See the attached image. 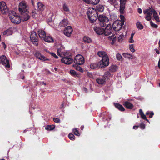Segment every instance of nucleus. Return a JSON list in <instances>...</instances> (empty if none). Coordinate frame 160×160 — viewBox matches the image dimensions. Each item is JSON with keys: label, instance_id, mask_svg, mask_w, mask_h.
<instances>
[{"label": "nucleus", "instance_id": "obj_1", "mask_svg": "<svg viewBox=\"0 0 160 160\" xmlns=\"http://www.w3.org/2000/svg\"><path fill=\"white\" fill-rule=\"evenodd\" d=\"M61 62L65 64H70L73 61L77 65L83 64L85 62L83 56L80 54L77 55L74 58V60L67 56L62 58L61 60Z\"/></svg>", "mask_w": 160, "mask_h": 160}, {"label": "nucleus", "instance_id": "obj_2", "mask_svg": "<svg viewBox=\"0 0 160 160\" xmlns=\"http://www.w3.org/2000/svg\"><path fill=\"white\" fill-rule=\"evenodd\" d=\"M89 19L91 23H93L98 19V14L95 9L92 8L89 9L87 12Z\"/></svg>", "mask_w": 160, "mask_h": 160}, {"label": "nucleus", "instance_id": "obj_3", "mask_svg": "<svg viewBox=\"0 0 160 160\" xmlns=\"http://www.w3.org/2000/svg\"><path fill=\"white\" fill-rule=\"evenodd\" d=\"M98 55L99 57H102V59L100 61L104 63L103 65L105 66H108L109 64V59L106 52L103 51H98Z\"/></svg>", "mask_w": 160, "mask_h": 160}, {"label": "nucleus", "instance_id": "obj_4", "mask_svg": "<svg viewBox=\"0 0 160 160\" xmlns=\"http://www.w3.org/2000/svg\"><path fill=\"white\" fill-rule=\"evenodd\" d=\"M9 17L12 22L13 23L18 24L21 22L20 18L13 11L9 12Z\"/></svg>", "mask_w": 160, "mask_h": 160}, {"label": "nucleus", "instance_id": "obj_5", "mask_svg": "<svg viewBox=\"0 0 160 160\" xmlns=\"http://www.w3.org/2000/svg\"><path fill=\"white\" fill-rule=\"evenodd\" d=\"M100 21L99 25L101 27H104L106 25V23L108 22L109 19L108 18L104 15H100L98 18Z\"/></svg>", "mask_w": 160, "mask_h": 160}, {"label": "nucleus", "instance_id": "obj_6", "mask_svg": "<svg viewBox=\"0 0 160 160\" xmlns=\"http://www.w3.org/2000/svg\"><path fill=\"white\" fill-rule=\"evenodd\" d=\"M30 39L31 42L33 44L38 46V38L36 33L35 32H32L30 35Z\"/></svg>", "mask_w": 160, "mask_h": 160}, {"label": "nucleus", "instance_id": "obj_7", "mask_svg": "<svg viewBox=\"0 0 160 160\" xmlns=\"http://www.w3.org/2000/svg\"><path fill=\"white\" fill-rule=\"evenodd\" d=\"M0 63H2L6 68L10 67L9 60H7L6 56L4 55L0 56Z\"/></svg>", "mask_w": 160, "mask_h": 160}, {"label": "nucleus", "instance_id": "obj_8", "mask_svg": "<svg viewBox=\"0 0 160 160\" xmlns=\"http://www.w3.org/2000/svg\"><path fill=\"white\" fill-rule=\"evenodd\" d=\"M104 64L101 61H100L98 62L91 64L90 66V68L93 69L102 68L107 66L103 65Z\"/></svg>", "mask_w": 160, "mask_h": 160}, {"label": "nucleus", "instance_id": "obj_9", "mask_svg": "<svg viewBox=\"0 0 160 160\" xmlns=\"http://www.w3.org/2000/svg\"><path fill=\"white\" fill-rule=\"evenodd\" d=\"M0 9L2 13L3 14H7L8 12V9L6 4L3 1L0 2Z\"/></svg>", "mask_w": 160, "mask_h": 160}, {"label": "nucleus", "instance_id": "obj_10", "mask_svg": "<svg viewBox=\"0 0 160 160\" xmlns=\"http://www.w3.org/2000/svg\"><path fill=\"white\" fill-rule=\"evenodd\" d=\"M123 24V22H120L118 21H116L113 24L112 27L113 29L115 31H118L121 29Z\"/></svg>", "mask_w": 160, "mask_h": 160}, {"label": "nucleus", "instance_id": "obj_11", "mask_svg": "<svg viewBox=\"0 0 160 160\" xmlns=\"http://www.w3.org/2000/svg\"><path fill=\"white\" fill-rule=\"evenodd\" d=\"M20 19L22 21H26L30 18V16L28 14L29 12L28 11L20 12Z\"/></svg>", "mask_w": 160, "mask_h": 160}, {"label": "nucleus", "instance_id": "obj_12", "mask_svg": "<svg viewBox=\"0 0 160 160\" xmlns=\"http://www.w3.org/2000/svg\"><path fill=\"white\" fill-rule=\"evenodd\" d=\"M19 11L20 12L28 11L27 9V6L24 1H22L20 3L19 5Z\"/></svg>", "mask_w": 160, "mask_h": 160}, {"label": "nucleus", "instance_id": "obj_13", "mask_svg": "<svg viewBox=\"0 0 160 160\" xmlns=\"http://www.w3.org/2000/svg\"><path fill=\"white\" fill-rule=\"evenodd\" d=\"M112 31L111 24H109L104 29L103 34L105 36H108L112 33Z\"/></svg>", "mask_w": 160, "mask_h": 160}, {"label": "nucleus", "instance_id": "obj_14", "mask_svg": "<svg viewBox=\"0 0 160 160\" xmlns=\"http://www.w3.org/2000/svg\"><path fill=\"white\" fill-rule=\"evenodd\" d=\"M128 0H120V12L121 14H123L124 12L125 5Z\"/></svg>", "mask_w": 160, "mask_h": 160}, {"label": "nucleus", "instance_id": "obj_15", "mask_svg": "<svg viewBox=\"0 0 160 160\" xmlns=\"http://www.w3.org/2000/svg\"><path fill=\"white\" fill-rule=\"evenodd\" d=\"M93 30L98 35H102L104 33V28L99 27H94L93 28Z\"/></svg>", "mask_w": 160, "mask_h": 160}, {"label": "nucleus", "instance_id": "obj_16", "mask_svg": "<svg viewBox=\"0 0 160 160\" xmlns=\"http://www.w3.org/2000/svg\"><path fill=\"white\" fill-rule=\"evenodd\" d=\"M35 56L41 60L42 61H49V59L42 55L40 52H36L35 54Z\"/></svg>", "mask_w": 160, "mask_h": 160}, {"label": "nucleus", "instance_id": "obj_17", "mask_svg": "<svg viewBox=\"0 0 160 160\" xmlns=\"http://www.w3.org/2000/svg\"><path fill=\"white\" fill-rule=\"evenodd\" d=\"M72 28L71 26H68L66 28L64 31V34L67 36L69 37L72 32Z\"/></svg>", "mask_w": 160, "mask_h": 160}, {"label": "nucleus", "instance_id": "obj_18", "mask_svg": "<svg viewBox=\"0 0 160 160\" xmlns=\"http://www.w3.org/2000/svg\"><path fill=\"white\" fill-rule=\"evenodd\" d=\"M106 80L102 76V77H99L97 78L96 80L97 82L100 85L104 84L106 82Z\"/></svg>", "mask_w": 160, "mask_h": 160}, {"label": "nucleus", "instance_id": "obj_19", "mask_svg": "<svg viewBox=\"0 0 160 160\" xmlns=\"http://www.w3.org/2000/svg\"><path fill=\"white\" fill-rule=\"evenodd\" d=\"M38 32L40 38L43 40L46 36L45 32L42 30L40 29L38 30Z\"/></svg>", "mask_w": 160, "mask_h": 160}, {"label": "nucleus", "instance_id": "obj_20", "mask_svg": "<svg viewBox=\"0 0 160 160\" xmlns=\"http://www.w3.org/2000/svg\"><path fill=\"white\" fill-rule=\"evenodd\" d=\"M123 105L128 109H132L133 107V105L128 101L125 102Z\"/></svg>", "mask_w": 160, "mask_h": 160}, {"label": "nucleus", "instance_id": "obj_21", "mask_svg": "<svg viewBox=\"0 0 160 160\" xmlns=\"http://www.w3.org/2000/svg\"><path fill=\"white\" fill-rule=\"evenodd\" d=\"M95 10L97 12V13H98V12H102L104 10V7L102 5H99L97 6L96 9H95Z\"/></svg>", "mask_w": 160, "mask_h": 160}, {"label": "nucleus", "instance_id": "obj_22", "mask_svg": "<svg viewBox=\"0 0 160 160\" xmlns=\"http://www.w3.org/2000/svg\"><path fill=\"white\" fill-rule=\"evenodd\" d=\"M154 10H155L152 9L151 8H149V9L144 11L143 13L145 14H148L151 16L152 14H153Z\"/></svg>", "mask_w": 160, "mask_h": 160}, {"label": "nucleus", "instance_id": "obj_23", "mask_svg": "<svg viewBox=\"0 0 160 160\" xmlns=\"http://www.w3.org/2000/svg\"><path fill=\"white\" fill-rule=\"evenodd\" d=\"M115 107L118 109L119 110L123 112L125 110L124 108L122 105L119 104V103H115L114 104Z\"/></svg>", "mask_w": 160, "mask_h": 160}, {"label": "nucleus", "instance_id": "obj_24", "mask_svg": "<svg viewBox=\"0 0 160 160\" xmlns=\"http://www.w3.org/2000/svg\"><path fill=\"white\" fill-rule=\"evenodd\" d=\"M139 112L141 117L144 120H146L148 122H149L148 119L147 118V117H146V115L144 114L143 111H142V110L141 109H139Z\"/></svg>", "mask_w": 160, "mask_h": 160}, {"label": "nucleus", "instance_id": "obj_25", "mask_svg": "<svg viewBox=\"0 0 160 160\" xmlns=\"http://www.w3.org/2000/svg\"><path fill=\"white\" fill-rule=\"evenodd\" d=\"M43 40H44L45 42H51L53 41V40L52 38L50 36L46 37V36Z\"/></svg>", "mask_w": 160, "mask_h": 160}, {"label": "nucleus", "instance_id": "obj_26", "mask_svg": "<svg viewBox=\"0 0 160 160\" xmlns=\"http://www.w3.org/2000/svg\"><path fill=\"white\" fill-rule=\"evenodd\" d=\"M153 12V17L154 18L157 22H159L160 20L158 15L157 12L155 10H154Z\"/></svg>", "mask_w": 160, "mask_h": 160}, {"label": "nucleus", "instance_id": "obj_27", "mask_svg": "<svg viewBox=\"0 0 160 160\" xmlns=\"http://www.w3.org/2000/svg\"><path fill=\"white\" fill-rule=\"evenodd\" d=\"M111 75L110 73L108 71H107L104 73L102 77H104L106 80H108L109 79Z\"/></svg>", "mask_w": 160, "mask_h": 160}, {"label": "nucleus", "instance_id": "obj_28", "mask_svg": "<svg viewBox=\"0 0 160 160\" xmlns=\"http://www.w3.org/2000/svg\"><path fill=\"white\" fill-rule=\"evenodd\" d=\"M70 73L71 75L74 77H79V74L73 70H71L70 71Z\"/></svg>", "mask_w": 160, "mask_h": 160}, {"label": "nucleus", "instance_id": "obj_29", "mask_svg": "<svg viewBox=\"0 0 160 160\" xmlns=\"http://www.w3.org/2000/svg\"><path fill=\"white\" fill-rule=\"evenodd\" d=\"M100 0H88V3L89 4L96 5L98 3Z\"/></svg>", "mask_w": 160, "mask_h": 160}, {"label": "nucleus", "instance_id": "obj_30", "mask_svg": "<svg viewBox=\"0 0 160 160\" xmlns=\"http://www.w3.org/2000/svg\"><path fill=\"white\" fill-rule=\"evenodd\" d=\"M123 56L125 58H127L129 59H132L133 58V56L132 54H130L128 53H123L122 54Z\"/></svg>", "mask_w": 160, "mask_h": 160}, {"label": "nucleus", "instance_id": "obj_31", "mask_svg": "<svg viewBox=\"0 0 160 160\" xmlns=\"http://www.w3.org/2000/svg\"><path fill=\"white\" fill-rule=\"evenodd\" d=\"M68 24V22L66 20L63 19L61 21L59 24L60 26L62 27H65Z\"/></svg>", "mask_w": 160, "mask_h": 160}, {"label": "nucleus", "instance_id": "obj_32", "mask_svg": "<svg viewBox=\"0 0 160 160\" xmlns=\"http://www.w3.org/2000/svg\"><path fill=\"white\" fill-rule=\"evenodd\" d=\"M83 40L84 42L90 43L92 42L91 38L88 37L84 36L83 38Z\"/></svg>", "mask_w": 160, "mask_h": 160}, {"label": "nucleus", "instance_id": "obj_33", "mask_svg": "<svg viewBox=\"0 0 160 160\" xmlns=\"http://www.w3.org/2000/svg\"><path fill=\"white\" fill-rule=\"evenodd\" d=\"M55 128V126L53 125H47L45 127V129L48 130H52Z\"/></svg>", "mask_w": 160, "mask_h": 160}, {"label": "nucleus", "instance_id": "obj_34", "mask_svg": "<svg viewBox=\"0 0 160 160\" xmlns=\"http://www.w3.org/2000/svg\"><path fill=\"white\" fill-rule=\"evenodd\" d=\"M62 8L64 11L68 12L69 11L68 6L66 3H64L63 4Z\"/></svg>", "mask_w": 160, "mask_h": 160}, {"label": "nucleus", "instance_id": "obj_35", "mask_svg": "<svg viewBox=\"0 0 160 160\" xmlns=\"http://www.w3.org/2000/svg\"><path fill=\"white\" fill-rule=\"evenodd\" d=\"M117 70V66L116 65L111 66L109 69V71L112 72H115Z\"/></svg>", "mask_w": 160, "mask_h": 160}, {"label": "nucleus", "instance_id": "obj_36", "mask_svg": "<svg viewBox=\"0 0 160 160\" xmlns=\"http://www.w3.org/2000/svg\"><path fill=\"white\" fill-rule=\"evenodd\" d=\"M12 34V32L11 30L9 29H8L6 30L5 31L3 32V35H9Z\"/></svg>", "mask_w": 160, "mask_h": 160}, {"label": "nucleus", "instance_id": "obj_37", "mask_svg": "<svg viewBox=\"0 0 160 160\" xmlns=\"http://www.w3.org/2000/svg\"><path fill=\"white\" fill-rule=\"evenodd\" d=\"M72 132L73 133L77 136H79L80 135L79 131L76 128L73 129L72 130Z\"/></svg>", "mask_w": 160, "mask_h": 160}, {"label": "nucleus", "instance_id": "obj_38", "mask_svg": "<svg viewBox=\"0 0 160 160\" xmlns=\"http://www.w3.org/2000/svg\"><path fill=\"white\" fill-rule=\"evenodd\" d=\"M136 26L137 27L140 29H142L143 28V25L141 24L140 22H138L136 23Z\"/></svg>", "mask_w": 160, "mask_h": 160}, {"label": "nucleus", "instance_id": "obj_39", "mask_svg": "<svg viewBox=\"0 0 160 160\" xmlns=\"http://www.w3.org/2000/svg\"><path fill=\"white\" fill-rule=\"evenodd\" d=\"M134 33H132L131 34L130 39L129 40V42L130 43H133L134 42V40H133V37L134 35Z\"/></svg>", "mask_w": 160, "mask_h": 160}, {"label": "nucleus", "instance_id": "obj_40", "mask_svg": "<svg viewBox=\"0 0 160 160\" xmlns=\"http://www.w3.org/2000/svg\"><path fill=\"white\" fill-rule=\"evenodd\" d=\"M146 114L147 115H149V118H152L154 115V112L152 111L150 112L148 111L146 112Z\"/></svg>", "mask_w": 160, "mask_h": 160}, {"label": "nucleus", "instance_id": "obj_41", "mask_svg": "<svg viewBox=\"0 0 160 160\" xmlns=\"http://www.w3.org/2000/svg\"><path fill=\"white\" fill-rule=\"evenodd\" d=\"M38 8L40 10H43L44 5L42 3L38 2Z\"/></svg>", "mask_w": 160, "mask_h": 160}, {"label": "nucleus", "instance_id": "obj_42", "mask_svg": "<svg viewBox=\"0 0 160 160\" xmlns=\"http://www.w3.org/2000/svg\"><path fill=\"white\" fill-rule=\"evenodd\" d=\"M68 137L72 140H73L75 139V136L72 133H69L68 135Z\"/></svg>", "mask_w": 160, "mask_h": 160}, {"label": "nucleus", "instance_id": "obj_43", "mask_svg": "<svg viewBox=\"0 0 160 160\" xmlns=\"http://www.w3.org/2000/svg\"><path fill=\"white\" fill-rule=\"evenodd\" d=\"M78 65H77V66H76L75 68L78 71H79L81 72H83V70L81 68V67Z\"/></svg>", "mask_w": 160, "mask_h": 160}, {"label": "nucleus", "instance_id": "obj_44", "mask_svg": "<svg viewBox=\"0 0 160 160\" xmlns=\"http://www.w3.org/2000/svg\"><path fill=\"white\" fill-rule=\"evenodd\" d=\"M133 46L134 45L133 44H132L129 45V48L130 50L132 52H133L135 51V50Z\"/></svg>", "mask_w": 160, "mask_h": 160}, {"label": "nucleus", "instance_id": "obj_45", "mask_svg": "<svg viewBox=\"0 0 160 160\" xmlns=\"http://www.w3.org/2000/svg\"><path fill=\"white\" fill-rule=\"evenodd\" d=\"M150 25L152 27L155 28H157L158 27V25L154 23L152 21L150 22Z\"/></svg>", "mask_w": 160, "mask_h": 160}, {"label": "nucleus", "instance_id": "obj_46", "mask_svg": "<svg viewBox=\"0 0 160 160\" xmlns=\"http://www.w3.org/2000/svg\"><path fill=\"white\" fill-rule=\"evenodd\" d=\"M145 18L148 21H150L152 19L151 16L147 14V16L145 17Z\"/></svg>", "mask_w": 160, "mask_h": 160}, {"label": "nucleus", "instance_id": "obj_47", "mask_svg": "<svg viewBox=\"0 0 160 160\" xmlns=\"http://www.w3.org/2000/svg\"><path fill=\"white\" fill-rule=\"evenodd\" d=\"M117 58L119 60H121L122 59V56L119 53H118L116 55Z\"/></svg>", "mask_w": 160, "mask_h": 160}, {"label": "nucleus", "instance_id": "obj_48", "mask_svg": "<svg viewBox=\"0 0 160 160\" xmlns=\"http://www.w3.org/2000/svg\"><path fill=\"white\" fill-rule=\"evenodd\" d=\"M63 48V47L62 46H61V48H60L58 49L57 54L58 55V56L60 55V52H62L61 49H62Z\"/></svg>", "mask_w": 160, "mask_h": 160}, {"label": "nucleus", "instance_id": "obj_49", "mask_svg": "<svg viewBox=\"0 0 160 160\" xmlns=\"http://www.w3.org/2000/svg\"><path fill=\"white\" fill-rule=\"evenodd\" d=\"M140 127L142 129H144L145 128V125L143 123H142L140 124Z\"/></svg>", "mask_w": 160, "mask_h": 160}, {"label": "nucleus", "instance_id": "obj_50", "mask_svg": "<svg viewBox=\"0 0 160 160\" xmlns=\"http://www.w3.org/2000/svg\"><path fill=\"white\" fill-rule=\"evenodd\" d=\"M53 120L54 122L56 123H59L60 122V120L59 119L55 118H54L53 119Z\"/></svg>", "mask_w": 160, "mask_h": 160}, {"label": "nucleus", "instance_id": "obj_51", "mask_svg": "<svg viewBox=\"0 0 160 160\" xmlns=\"http://www.w3.org/2000/svg\"><path fill=\"white\" fill-rule=\"evenodd\" d=\"M65 107V104L64 102H63L60 107V109H61L64 108Z\"/></svg>", "mask_w": 160, "mask_h": 160}, {"label": "nucleus", "instance_id": "obj_52", "mask_svg": "<svg viewBox=\"0 0 160 160\" xmlns=\"http://www.w3.org/2000/svg\"><path fill=\"white\" fill-rule=\"evenodd\" d=\"M50 54L52 56H53V57L56 58V59H58V57L56 55L55 53L54 52H50Z\"/></svg>", "mask_w": 160, "mask_h": 160}, {"label": "nucleus", "instance_id": "obj_53", "mask_svg": "<svg viewBox=\"0 0 160 160\" xmlns=\"http://www.w3.org/2000/svg\"><path fill=\"white\" fill-rule=\"evenodd\" d=\"M116 36H114L112 38V44H113L116 42Z\"/></svg>", "mask_w": 160, "mask_h": 160}, {"label": "nucleus", "instance_id": "obj_54", "mask_svg": "<svg viewBox=\"0 0 160 160\" xmlns=\"http://www.w3.org/2000/svg\"><path fill=\"white\" fill-rule=\"evenodd\" d=\"M114 35H113V34L111 36L108 37V39L110 41H111L112 40L113 38L114 37Z\"/></svg>", "mask_w": 160, "mask_h": 160}, {"label": "nucleus", "instance_id": "obj_55", "mask_svg": "<svg viewBox=\"0 0 160 160\" xmlns=\"http://www.w3.org/2000/svg\"><path fill=\"white\" fill-rule=\"evenodd\" d=\"M37 13L36 12L34 11H33L32 12V16L33 17L35 16V14H36Z\"/></svg>", "mask_w": 160, "mask_h": 160}, {"label": "nucleus", "instance_id": "obj_56", "mask_svg": "<svg viewBox=\"0 0 160 160\" xmlns=\"http://www.w3.org/2000/svg\"><path fill=\"white\" fill-rule=\"evenodd\" d=\"M138 12L139 13H141L142 12L141 9L139 8H138Z\"/></svg>", "mask_w": 160, "mask_h": 160}, {"label": "nucleus", "instance_id": "obj_57", "mask_svg": "<svg viewBox=\"0 0 160 160\" xmlns=\"http://www.w3.org/2000/svg\"><path fill=\"white\" fill-rule=\"evenodd\" d=\"M138 127H139L138 126L135 125V126H133V129H137L138 128Z\"/></svg>", "mask_w": 160, "mask_h": 160}, {"label": "nucleus", "instance_id": "obj_58", "mask_svg": "<svg viewBox=\"0 0 160 160\" xmlns=\"http://www.w3.org/2000/svg\"><path fill=\"white\" fill-rule=\"evenodd\" d=\"M120 18L122 21L123 20V21L124 22V17L123 15H121Z\"/></svg>", "mask_w": 160, "mask_h": 160}, {"label": "nucleus", "instance_id": "obj_59", "mask_svg": "<svg viewBox=\"0 0 160 160\" xmlns=\"http://www.w3.org/2000/svg\"><path fill=\"white\" fill-rule=\"evenodd\" d=\"M2 44L3 45V47L4 49H5V48H6V46L5 43L4 42H2Z\"/></svg>", "mask_w": 160, "mask_h": 160}, {"label": "nucleus", "instance_id": "obj_60", "mask_svg": "<svg viewBox=\"0 0 160 160\" xmlns=\"http://www.w3.org/2000/svg\"><path fill=\"white\" fill-rule=\"evenodd\" d=\"M155 50L156 51V52L158 54H160V51H159V50L157 48H156L155 49Z\"/></svg>", "mask_w": 160, "mask_h": 160}, {"label": "nucleus", "instance_id": "obj_61", "mask_svg": "<svg viewBox=\"0 0 160 160\" xmlns=\"http://www.w3.org/2000/svg\"><path fill=\"white\" fill-rule=\"evenodd\" d=\"M84 2L88 3V0H82Z\"/></svg>", "mask_w": 160, "mask_h": 160}, {"label": "nucleus", "instance_id": "obj_62", "mask_svg": "<svg viewBox=\"0 0 160 160\" xmlns=\"http://www.w3.org/2000/svg\"><path fill=\"white\" fill-rule=\"evenodd\" d=\"M84 128V126H81V129L82 130L83 128Z\"/></svg>", "mask_w": 160, "mask_h": 160}, {"label": "nucleus", "instance_id": "obj_63", "mask_svg": "<svg viewBox=\"0 0 160 160\" xmlns=\"http://www.w3.org/2000/svg\"><path fill=\"white\" fill-rule=\"evenodd\" d=\"M159 47L160 48V39L158 42Z\"/></svg>", "mask_w": 160, "mask_h": 160}, {"label": "nucleus", "instance_id": "obj_64", "mask_svg": "<svg viewBox=\"0 0 160 160\" xmlns=\"http://www.w3.org/2000/svg\"><path fill=\"white\" fill-rule=\"evenodd\" d=\"M54 69L55 71H57L58 68H57L55 67V68H54Z\"/></svg>", "mask_w": 160, "mask_h": 160}]
</instances>
